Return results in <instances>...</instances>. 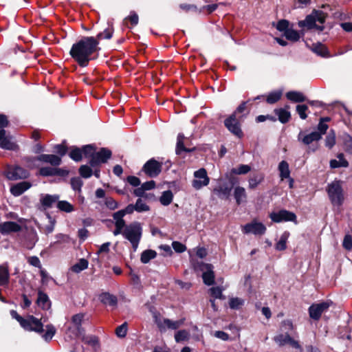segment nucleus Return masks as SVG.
Returning a JSON list of instances; mask_svg holds the SVG:
<instances>
[{"label":"nucleus","instance_id":"obj_1","mask_svg":"<svg viewBox=\"0 0 352 352\" xmlns=\"http://www.w3.org/2000/svg\"><path fill=\"white\" fill-rule=\"evenodd\" d=\"M99 50L98 40L94 36H85L72 45L69 54L80 67H84Z\"/></svg>","mask_w":352,"mask_h":352},{"label":"nucleus","instance_id":"obj_2","mask_svg":"<svg viewBox=\"0 0 352 352\" xmlns=\"http://www.w3.org/2000/svg\"><path fill=\"white\" fill-rule=\"evenodd\" d=\"M326 14L321 10H314L311 14L307 16L305 20L299 21L298 25L300 28H306L308 30L316 28L319 31H322L324 27L317 25L316 22L323 24L326 19Z\"/></svg>","mask_w":352,"mask_h":352},{"label":"nucleus","instance_id":"obj_3","mask_svg":"<svg viewBox=\"0 0 352 352\" xmlns=\"http://www.w3.org/2000/svg\"><path fill=\"white\" fill-rule=\"evenodd\" d=\"M329 198L333 206H340L344 200V195L340 181L335 180L327 186Z\"/></svg>","mask_w":352,"mask_h":352},{"label":"nucleus","instance_id":"obj_4","mask_svg":"<svg viewBox=\"0 0 352 352\" xmlns=\"http://www.w3.org/2000/svg\"><path fill=\"white\" fill-rule=\"evenodd\" d=\"M123 236L128 239L135 250L142 236V228L138 222H133L126 226L123 231Z\"/></svg>","mask_w":352,"mask_h":352},{"label":"nucleus","instance_id":"obj_5","mask_svg":"<svg viewBox=\"0 0 352 352\" xmlns=\"http://www.w3.org/2000/svg\"><path fill=\"white\" fill-rule=\"evenodd\" d=\"M242 118L243 116H236V113H232L224 121V124L228 131L239 138L243 135L241 129Z\"/></svg>","mask_w":352,"mask_h":352},{"label":"nucleus","instance_id":"obj_6","mask_svg":"<svg viewBox=\"0 0 352 352\" xmlns=\"http://www.w3.org/2000/svg\"><path fill=\"white\" fill-rule=\"evenodd\" d=\"M85 317L84 314H77L72 317V326L67 328L66 333L69 337L74 338L82 335L83 329L81 327V324Z\"/></svg>","mask_w":352,"mask_h":352},{"label":"nucleus","instance_id":"obj_7","mask_svg":"<svg viewBox=\"0 0 352 352\" xmlns=\"http://www.w3.org/2000/svg\"><path fill=\"white\" fill-rule=\"evenodd\" d=\"M194 179L192 181V186L197 190L209 184L210 178L205 168H201L194 172Z\"/></svg>","mask_w":352,"mask_h":352},{"label":"nucleus","instance_id":"obj_8","mask_svg":"<svg viewBox=\"0 0 352 352\" xmlns=\"http://www.w3.org/2000/svg\"><path fill=\"white\" fill-rule=\"evenodd\" d=\"M20 325L26 331L37 333H42L43 331V323L33 316H28L27 318H23Z\"/></svg>","mask_w":352,"mask_h":352},{"label":"nucleus","instance_id":"obj_9","mask_svg":"<svg viewBox=\"0 0 352 352\" xmlns=\"http://www.w3.org/2000/svg\"><path fill=\"white\" fill-rule=\"evenodd\" d=\"M241 230L243 234H253L254 235H263L266 231L265 226L261 222L253 220L249 223L242 226Z\"/></svg>","mask_w":352,"mask_h":352},{"label":"nucleus","instance_id":"obj_10","mask_svg":"<svg viewBox=\"0 0 352 352\" xmlns=\"http://www.w3.org/2000/svg\"><path fill=\"white\" fill-rule=\"evenodd\" d=\"M162 163L151 159L144 165L142 170L150 177H157L162 171Z\"/></svg>","mask_w":352,"mask_h":352},{"label":"nucleus","instance_id":"obj_11","mask_svg":"<svg viewBox=\"0 0 352 352\" xmlns=\"http://www.w3.org/2000/svg\"><path fill=\"white\" fill-rule=\"evenodd\" d=\"M330 305L331 303L329 302H322L317 304H313L309 308L310 318L316 320H319L322 314L328 310Z\"/></svg>","mask_w":352,"mask_h":352},{"label":"nucleus","instance_id":"obj_12","mask_svg":"<svg viewBox=\"0 0 352 352\" xmlns=\"http://www.w3.org/2000/svg\"><path fill=\"white\" fill-rule=\"evenodd\" d=\"M272 221L280 223L281 221H296V216L294 212L286 210H281L278 212H273L270 214Z\"/></svg>","mask_w":352,"mask_h":352},{"label":"nucleus","instance_id":"obj_13","mask_svg":"<svg viewBox=\"0 0 352 352\" xmlns=\"http://www.w3.org/2000/svg\"><path fill=\"white\" fill-rule=\"evenodd\" d=\"M111 156V152L107 148H102L99 152H96L90 160V165L92 167L98 166L101 163H105Z\"/></svg>","mask_w":352,"mask_h":352},{"label":"nucleus","instance_id":"obj_14","mask_svg":"<svg viewBox=\"0 0 352 352\" xmlns=\"http://www.w3.org/2000/svg\"><path fill=\"white\" fill-rule=\"evenodd\" d=\"M0 147L12 151L16 150L18 147L16 144L13 142L12 137L6 135V131L4 129L0 130Z\"/></svg>","mask_w":352,"mask_h":352},{"label":"nucleus","instance_id":"obj_15","mask_svg":"<svg viewBox=\"0 0 352 352\" xmlns=\"http://www.w3.org/2000/svg\"><path fill=\"white\" fill-rule=\"evenodd\" d=\"M28 175V172L20 166L9 168L6 174L7 177L12 180L27 178Z\"/></svg>","mask_w":352,"mask_h":352},{"label":"nucleus","instance_id":"obj_16","mask_svg":"<svg viewBox=\"0 0 352 352\" xmlns=\"http://www.w3.org/2000/svg\"><path fill=\"white\" fill-rule=\"evenodd\" d=\"M298 139L303 144L308 145L314 141H318L321 139V134L317 131H314L309 134L305 135L303 132L301 131L298 135Z\"/></svg>","mask_w":352,"mask_h":352},{"label":"nucleus","instance_id":"obj_17","mask_svg":"<svg viewBox=\"0 0 352 352\" xmlns=\"http://www.w3.org/2000/svg\"><path fill=\"white\" fill-rule=\"evenodd\" d=\"M36 302L39 307L44 310H48L51 307V301L48 296L41 290L38 292V298Z\"/></svg>","mask_w":352,"mask_h":352},{"label":"nucleus","instance_id":"obj_18","mask_svg":"<svg viewBox=\"0 0 352 352\" xmlns=\"http://www.w3.org/2000/svg\"><path fill=\"white\" fill-rule=\"evenodd\" d=\"M58 199L59 197L55 195H41L40 197V202L43 208L47 209L51 208L52 205L58 200Z\"/></svg>","mask_w":352,"mask_h":352},{"label":"nucleus","instance_id":"obj_19","mask_svg":"<svg viewBox=\"0 0 352 352\" xmlns=\"http://www.w3.org/2000/svg\"><path fill=\"white\" fill-rule=\"evenodd\" d=\"M31 187L28 182H19L10 188V192L14 196H19Z\"/></svg>","mask_w":352,"mask_h":352},{"label":"nucleus","instance_id":"obj_20","mask_svg":"<svg viewBox=\"0 0 352 352\" xmlns=\"http://www.w3.org/2000/svg\"><path fill=\"white\" fill-rule=\"evenodd\" d=\"M21 229V226L13 221H7L0 224V232L2 234H8L12 232H17Z\"/></svg>","mask_w":352,"mask_h":352},{"label":"nucleus","instance_id":"obj_21","mask_svg":"<svg viewBox=\"0 0 352 352\" xmlns=\"http://www.w3.org/2000/svg\"><path fill=\"white\" fill-rule=\"evenodd\" d=\"M99 300L104 305L111 307H116L118 303L117 297L108 292L101 294L99 296Z\"/></svg>","mask_w":352,"mask_h":352},{"label":"nucleus","instance_id":"obj_22","mask_svg":"<svg viewBox=\"0 0 352 352\" xmlns=\"http://www.w3.org/2000/svg\"><path fill=\"white\" fill-rule=\"evenodd\" d=\"M36 160L41 162L49 163L52 166H58L61 162L60 157L55 155L43 154L38 156Z\"/></svg>","mask_w":352,"mask_h":352},{"label":"nucleus","instance_id":"obj_23","mask_svg":"<svg viewBox=\"0 0 352 352\" xmlns=\"http://www.w3.org/2000/svg\"><path fill=\"white\" fill-rule=\"evenodd\" d=\"M184 323V320H179L176 321H173L170 319H164L162 322H158L157 325L160 328H168L170 329L175 330L180 327Z\"/></svg>","mask_w":352,"mask_h":352},{"label":"nucleus","instance_id":"obj_24","mask_svg":"<svg viewBox=\"0 0 352 352\" xmlns=\"http://www.w3.org/2000/svg\"><path fill=\"white\" fill-rule=\"evenodd\" d=\"M264 175L263 173H255L252 175L248 179V188L250 189H255L264 180Z\"/></svg>","mask_w":352,"mask_h":352},{"label":"nucleus","instance_id":"obj_25","mask_svg":"<svg viewBox=\"0 0 352 352\" xmlns=\"http://www.w3.org/2000/svg\"><path fill=\"white\" fill-rule=\"evenodd\" d=\"M289 109V107L286 106L284 109L280 108L274 110V113L278 117V120L280 122L287 123L289 122L291 118L290 112L288 111Z\"/></svg>","mask_w":352,"mask_h":352},{"label":"nucleus","instance_id":"obj_26","mask_svg":"<svg viewBox=\"0 0 352 352\" xmlns=\"http://www.w3.org/2000/svg\"><path fill=\"white\" fill-rule=\"evenodd\" d=\"M234 197L238 205H240L241 204L245 202L247 199L245 189L241 186H236L234 188Z\"/></svg>","mask_w":352,"mask_h":352},{"label":"nucleus","instance_id":"obj_27","mask_svg":"<svg viewBox=\"0 0 352 352\" xmlns=\"http://www.w3.org/2000/svg\"><path fill=\"white\" fill-rule=\"evenodd\" d=\"M278 170L280 173V177L281 180L289 178L290 170L289 164L286 161H281L278 164Z\"/></svg>","mask_w":352,"mask_h":352},{"label":"nucleus","instance_id":"obj_28","mask_svg":"<svg viewBox=\"0 0 352 352\" xmlns=\"http://www.w3.org/2000/svg\"><path fill=\"white\" fill-rule=\"evenodd\" d=\"M289 236V233L288 232H284L280 236L278 241L275 245V248L276 250L282 251L285 250L287 248V242L288 238Z\"/></svg>","mask_w":352,"mask_h":352},{"label":"nucleus","instance_id":"obj_29","mask_svg":"<svg viewBox=\"0 0 352 352\" xmlns=\"http://www.w3.org/2000/svg\"><path fill=\"white\" fill-rule=\"evenodd\" d=\"M9 279L10 274L7 265H0V285H7L9 283Z\"/></svg>","mask_w":352,"mask_h":352},{"label":"nucleus","instance_id":"obj_30","mask_svg":"<svg viewBox=\"0 0 352 352\" xmlns=\"http://www.w3.org/2000/svg\"><path fill=\"white\" fill-rule=\"evenodd\" d=\"M230 191L231 188L226 186H220L214 189V192L221 199H227Z\"/></svg>","mask_w":352,"mask_h":352},{"label":"nucleus","instance_id":"obj_31","mask_svg":"<svg viewBox=\"0 0 352 352\" xmlns=\"http://www.w3.org/2000/svg\"><path fill=\"white\" fill-rule=\"evenodd\" d=\"M348 165V162L344 158L343 154H339L338 160H332L330 162L331 168L347 167Z\"/></svg>","mask_w":352,"mask_h":352},{"label":"nucleus","instance_id":"obj_32","mask_svg":"<svg viewBox=\"0 0 352 352\" xmlns=\"http://www.w3.org/2000/svg\"><path fill=\"white\" fill-rule=\"evenodd\" d=\"M184 135L182 133H179L177 138V146H176V153L179 155L182 152H190L192 150L186 148L184 145Z\"/></svg>","mask_w":352,"mask_h":352},{"label":"nucleus","instance_id":"obj_33","mask_svg":"<svg viewBox=\"0 0 352 352\" xmlns=\"http://www.w3.org/2000/svg\"><path fill=\"white\" fill-rule=\"evenodd\" d=\"M288 100L295 102H300L305 100V97L300 92L298 91H289L286 94Z\"/></svg>","mask_w":352,"mask_h":352},{"label":"nucleus","instance_id":"obj_34","mask_svg":"<svg viewBox=\"0 0 352 352\" xmlns=\"http://www.w3.org/2000/svg\"><path fill=\"white\" fill-rule=\"evenodd\" d=\"M204 283L207 285H211L214 282V272L210 269H207L202 274Z\"/></svg>","mask_w":352,"mask_h":352},{"label":"nucleus","instance_id":"obj_35","mask_svg":"<svg viewBox=\"0 0 352 352\" xmlns=\"http://www.w3.org/2000/svg\"><path fill=\"white\" fill-rule=\"evenodd\" d=\"M157 253L153 250H146L144 251L141 254V261L143 263H148L151 259L155 258Z\"/></svg>","mask_w":352,"mask_h":352},{"label":"nucleus","instance_id":"obj_36","mask_svg":"<svg viewBox=\"0 0 352 352\" xmlns=\"http://www.w3.org/2000/svg\"><path fill=\"white\" fill-rule=\"evenodd\" d=\"M282 95L283 91L281 90L271 92L267 96V102L269 104L276 103L280 99Z\"/></svg>","mask_w":352,"mask_h":352},{"label":"nucleus","instance_id":"obj_37","mask_svg":"<svg viewBox=\"0 0 352 352\" xmlns=\"http://www.w3.org/2000/svg\"><path fill=\"white\" fill-rule=\"evenodd\" d=\"M284 36L286 37V38L289 41H291L292 42H296L298 41L300 38V34L292 28H289L287 31H285V33L284 34Z\"/></svg>","mask_w":352,"mask_h":352},{"label":"nucleus","instance_id":"obj_38","mask_svg":"<svg viewBox=\"0 0 352 352\" xmlns=\"http://www.w3.org/2000/svg\"><path fill=\"white\" fill-rule=\"evenodd\" d=\"M251 170V167L247 164H241L231 169L230 173L234 175H245Z\"/></svg>","mask_w":352,"mask_h":352},{"label":"nucleus","instance_id":"obj_39","mask_svg":"<svg viewBox=\"0 0 352 352\" xmlns=\"http://www.w3.org/2000/svg\"><path fill=\"white\" fill-rule=\"evenodd\" d=\"M173 195L170 190L164 191L160 198V203L164 206H168L173 201Z\"/></svg>","mask_w":352,"mask_h":352},{"label":"nucleus","instance_id":"obj_40","mask_svg":"<svg viewBox=\"0 0 352 352\" xmlns=\"http://www.w3.org/2000/svg\"><path fill=\"white\" fill-rule=\"evenodd\" d=\"M135 206V211L138 212H146L150 210L149 206L142 198L137 199Z\"/></svg>","mask_w":352,"mask_h":352},{"label":"nucleus","instance_id":"obj_41","mask_svg":"<svg viewBox=\"0 0 352 352\" xmlns=\"http://www.w3.org/2000/svg\"><path fill=\"white\" fill-rule=\"evenodd\" d=\"M113 30L112 28H108L105 29L102 32H100L97 34L96 39L98 40V45H99V42L102 39H110L112 37Z\"/></svg>","mask_w":352,"mask_h":352},{"label":"nucleus","instance_id":"obj_42","mask_svg":"<svg viewBox=\"0 0 352 352\" xmlns=\"http://www.w3.org/2000/svg\"><path fill=\"white\" fill-rule=\"evenodd\" d=\"M222 292L223 289L220 287H212L209 289V293L212 297L224 300L226 297L223 295Z\"/></svg>","mask_w":352,"mask_h":352},{"label":"nucleus","instance_id":"obj_43","mask_svg":"<svg viewBox=\"0 0 352 352\" xmlns=\"http://www.w3.org/2000/svg\"><path fill=\"white\" fill-rule=\"evenodd\" d=\"M244 305V300L240 298H231L229 300V306L232 309H239Z\"/></svg>","mask_w":352,"mask_h":352},{"label":"nucleus","instance_id":"obj_44","mask_svg":"<svg viewBox=\"0 0 352 352\" xmlns=\"http://www.w3.org/2000/svg\"><path fill=\"white\" fill-rule=\"evenodd\" d=\"M58 208L65 212H71L74 210V206L67 201H60L57 204Z\"/></svg>","mask_w":352,"mask_h":352},{"label":"nucleus","instance_id":"obj_45","mask_svg":"<svg viewBox=\"0 0 352 352\" xmlns=\"http://www.w3.org/2000/svg\"><path fill=\"white\" fill-rule=\"evenodd\" d=\"M274 340L279 346H283L289 343L290 336L288 334H279L275 336Z\"/></svg>","mask_w":352,"mask_h":352},{"label":"nucleus","instance_id":"obj_46","mask_svg":"<svg viewBox=\"0 0 352 352\" xmlns=\"http://www.w3.org/2000/svg\"><path fill=\"white\" fill-rule=\"evenodd\" d=\"M56 333V329L52 324L46 325V332L43 336L46 341L51 340Z\"/></svg>","mask_w":352,"mask_h":352},{"label":"nucleus","instance_id":"obj_47","mask_svg":"<svg viewBox=\"0 0 352 352\" xmlns=\"http://www.w3.org/2000/svg\"><path fill=\"white\" fill-rule=\"evenodd\" d=\"M124 216L125 215L124 214V212H122L121 210L115 212L113 215V219L115 221V225H118L119 226H120V225L126 226L125 221L123 219Z\"/></svg>","mask_w":352,"mask_h":352},{"label":"nucleus","instance_id":"obj_48","mask_svg":"<svg viewBox=\"0 0 352 352\" xmlns=\"http://www.w3.org/2000/svg\"><path fill=\"white\" fill-rule=\"evenodd\" d=\"M336 144V135L333 131H331L325 140V145L329 148H332Z\"/></svg>","mask_w":352,"mask_h":352},{"label":"nucleus","instance_id":"obj_49","mask_svg":"<svg viewBox=\"0 0 352 352\" xmlns=\"http://www.w3.org/2000/svg\"><path fill=\"white\" fill-rule=\"evenodd\" d=\"M313 51L315 53H316L320 56H325L326 54L327 53V50L326 47L321 43H317V44L314 45Z\"/></svg>","mask_w":352,"mask_h":352},{"label":"nucleus","instance_id":"obj_50","mask_svg":"<svg viewBox=\"0 0 352 352\" xmlns=\"http://www.w3.org/2000/svg\"><path fill=\"white\" fill-rule=\"evenodd\" d=\"M82 151L78 148H73L69 153V157L76 162H79L82 160Z\"/></svg>","mask_w":352,"mask_h":352},{"label":"nucleus","instance_id":"obj_51","mask_svg":"<svg viewBox=\"0 0 352 352\" xmlns=\"http://www.w3.org/2000/svg\"><path fill=\"white\" fill-rule=\"evenodd\" d=\"M127 333V324L124 322L122 324L118 326L116 329V334L119 338H124Z\"/></svg>","mask_w":352,"mask_h":352},{"label":"nucleus","instance_id":"obj_52","mask_svg":"<svg viewBox=\"0 0 352 352\" xmlns=\"http://www.w3.org/2000/svg\"><path fill=\"white\" fill-rule=\"evenodd\" d=\"M82 184L83 182L80 177H74L71 179V186L74 190L80 192Z\"/></svg>","mask_w":352,"mask_h":352},{"label":"nucleus","instance_id":"obj_53","mask_svg":"<svg viewBox=\"0 0 352 352\" xmlns=\"http://www.w3.org/2000/svg\"><path fill=\"white\" fill-rule=\"evenodd\" d=\"M80 175L84 178H89L92 175V170L90 167L86 165H82L79 168Z\"/></svg>","mask_w":352,"mask_h":352},{"label":"nucleus","instance_id":"obj_54","mask_svg":"<svg viewBox=\"0 0 352 352\" xmlns=\"http://www.w3.org/2000/svg\"><path fill=\"white\" fill-rule=\"evenodd\" d=\"M289 23L287 20L282 19L280 20L276 25V29L280 32H283L284 34L285 31H287L289 28Z\"/></svg>","mask_w":352,"mask_h":352},{"label":"nucleus","instance_id":"obj_55","mask_svg":"<svg viewBox=\"0 0 352 352\" xmlns=\"http://www.w3.org/2000/svg\"><path fill=\"white\" fill-rule=\"evenodd\" d=\"M307 109L308 107L305 104H298L296 106V111L298 113L300 118L302 120L306 119L307 117L306 114Z\"/></svg>","mask_w":352,"mask_h":352},{"label":"nucleus","instance_id":"obj_56","mask_svg":"<svg viewBox=\"0 0 352 352\" xmlns=\"http://www.w3.org/2000/svg\"><path fill=\"white\" fill-rule=\"evenodd\" d=\"M343 248L350 251L352 250V236L350 234H346L342 241Z\"/></svg>","mask_w":352,"mask_h":352},{"label":"nucleus","instance_id":"obj_57","mask_svg":"<svg viewBox=\"0 0 352 352\" xmlns=\"http://www.w3.org/2000/svg\"><path fill=\"white\" fill-rule=\"evenodd\" d=\"M188 332L186 330H181L177 331L175 335L176 342H179L186 340L188 337Z\"/></svg>","mask_w":352,"mask_h":352},{"label":"nucleus","instance_id":"obj_58","mask_svg":"<svg viewBox=\"0 0 352 352\" xmlns=\"http://www.w3.org/2000/svg\"><path fill=\"white\" fill-rule=\"evenodd\" d=\"M173 250L177 253H182L186 250V246L181 242L173 241L172 243Z\"/></svg>","mask_w":352,"mask_h":352},{"label":"nucleus","instance_id":"obj_59","mask_svg":"<svg viewBox=\"0 0 352 352\" xmlns=\"http://www.w3.org/2000/svg\"><path fill=\"white\" fill-rule=\"evenodd\" d=\"M39 173L43 176H51L56 175V170L50 167H43L40 169Z\"/></svg>","mask_w":352,"mask_h":352},{"label":"nucleus","instance_id":"obj_60","mask_svg":"<svg viewBox=\"0 0 352 352\" xmlns=\"http://www.w3.org/2000/svg\"><path fill=\"white\" fill-rule=\"evenodd\" d=\"M82 154L83 153L85 156L90 157L92 158V155L96 153L94 147L91 145H86L82 148Z\"/></svg>","mask_w":352,"mask_h":352},{"label":"nucleus","instance_id":"obj_61","mask_svg":"<svg viewBox=\"0 0 352 352\" xmlns=\"http://www.w3.org/2000/svg\"><path fill=\"white\" fill-rule=\"evenodd\" d=\"M105 205L110 210H115L118 207V203L111 197L106 199Z\"/></svg>","mask_w":352,"mask_h":352},{"label":"nucleus","instance_id":"obj_62","mask_svg":"<svg viewBox=\"0 0 352 352\" xmlns=\"http://www.w3.org/2000/svg\"><path fill=\"white\" fill-rule=\"evenodd\" d=\"M82 341L85 343L88 344L91 346H95L98 342L96 337L92 336H84L82 337Z\"/></svg>","mask_w":352,"mask_h":352},{"label":"nucleus","instance_id":"obj_63","mask_svg":"<svg viewBox=\"0 0 352 352\" xmlns=\"http://www.w3.org/2000/svg\"><path fill=\"white\" fill-rule=\"evenodd\" d=\"M196 255L200 258H205L208 254V251L205 248L203 247H197L195 249Z\"/></svg>","mask_w":352,"mask_h":352},{"label":"nucleus","instance_id":"obj_64","mask_svg":"<svg viewBox=\"0 0 352 352\" xmlns=\"http://www.w3.org/2000/svg\"><path fill=\"white\" fill-rule=\"evenodd\" d=\"M344 146L348 152L352 153V138L350 135H346L345 137Z\"/></svg>","mask_w":352,"mask_h":352}]
</instances>
